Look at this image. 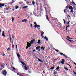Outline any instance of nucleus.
<instances>
[{
	"label": "nucleus",
	"mask_w": 76,
	"mask_h": 76,
	"mask_svg": "<svg viewBox=\"0 0 76 76\" xmlns=\"http://www.w3.org/2000/svg\"><path fill=\"white\" fill-rule=\"evenodd\" d=\"M34 25H37V23H36V22H35L34 23Z\"/></svg>",
	"instance_id": "36"
},
{
	"label": "nucleus",
	"mask_w": 76,
	"mask_h": 76,
	"mask_svg": "<svg viewBox=\"0 0 76 76\" xmlns=\"http://www.w3.org/2000/svg\"><path fill=\"white\" fill-rule=\"evenodd\" d=\"M25 23H26L27 22V20L26 19V20L25 21Z\"/></svg>",
	"instance_id": "49"
},
{
	"label": "nucleus",
	"mask_w": 76,
	"mask_h": 76,
	"mask_svg": "<svg viewBox=\"0 0 76 76\" xmlns=\"http://www.w3.org/2000/svg\"><path fill=\"white\" fill-rule=\"evenodd\" d=\"M54 75H57V74L56 73H55V72L53 73Z\"/></svg>",
	"instance_id": "48"
},
{
	"label": "nucleus",
	"mask_w": 76,
	"mask_h": 76,
	"mask_svg": "<svg viewBox=\"0 0 76 76\" xmlns=\"http://www.w3.org/2000/svg\"><path fill=\"white\" fill-rule=\"evenodd\" d=\"M27 47L26 48L28 49V47H30L31 46V44L29 43V42H28L27 43Z\"/></svg>",
	"instance_id": "2"
},
{
	"label": "nucleus",
	"mask_w": 76,
	"mask_h": 76,
	"mask_svg": "<svg viewBox=\"0 0 76 76\" xmlns=\"http://www.w3.org/2000/svg\"><path fill=\"white\" fill-rule=\"evenodd\" d=\"M26 20V19H24L22 21V22H25Z\"/></svg>",
	"instance_id": "15"
},
{
	"label": "nucleus",
	"mask_w": 76,
	"mask_h": 76,
	"mask_svg": "<svg viewBox=\"0 0 76 76\" xmlns=\"http://www.w3.org/2000/svg\"><path fill=\"white\" fill-rule=\"evenodd\" d=\"M40 46H38L36 48V50H38L39 49H40Z\"/></svg>",
	"instance_id": "12"
},
{
	"label": "nucleus",
	"mask_w": 76,
	"mask_h": 76,
	"mask_svg": "<svg viewBox=\"0 0 76 76\" xmlns=\"http://www.w3.org/2000/svg\"><path fill=\"white\" fill-rule=\"evenodd\" d=\"M24 69L25 70H28V68H27V67H26V65L24 66Z\"/></svg>",
	"instance_id": "14"
},
{
	"label": "nucleus",
	"mask_w": 76,
	"mask_h": 76,
	"mask_svg": "<svg viewBox=\"0 0 76 76\" xmlns=\"http://www.w3.org/2000/svg\"><path fill=\"white\" fill-rule=\"evenodd\" d=\"M35 51H36V50L34 49V50H33V52H35Z\"/></svg>",
	"instance_id": "45"
},
{
	"label": "nucleus",
	"mask_w": 76,
	"mask_h": 76,
	"mask_svg": "<svg viewBox=\"0 0 76 76\" xmlns=\"http://www.w3.org/2000/svg\"><path fill=\"white\" fill-rule=\"evenodd\" d=\"M19 8V7L18 6H16L15 7V9H17Z\"/></svg>",
	"instance_id": "25"
},
{
	"label": "nucleus",
	"mask_w": 76,
	"mask_h": 76,
	"mask_svg": "<svg viewBox=\"0 0 76 76\" xmlns=\"http://www.w3.org/2000/svg\"><path fill=\"white\" fill-rule=\"evenodd\" d=\"M71 3L72 4H74V5H75V6H76V4H75V3L73 1H72V2H71Z\"/></svg>",
	"instance_id": "11"
},
{
	"label": "nucleus",
	"mask_w": 76,
	"mask_h": 76,
	"mask_svg": "<svg viewBox=\"0 0 76 76\" xmlns=\"http://www.w3.org/2000/svg\"><path fill=\"white\" fill-rule=\"evenodd\" d=\"M15 47H16V49L18 48V46L17 45H15Z\"/></svg>",
	"instance_id": "41"
},
{
	"label": "nucleus",
	"mask_w": 76,
	"mask_h": 76,
	"mask_svg": "<svg viewBox=\"0 0 76 76\" xmlns=\"http://www.w3.org/2000/svg\"><path fill=\"white\" fill-rule=\"evenodd\" d=\"M10 39L11 42L12 44H13V39H11V37H10Z\"/></svg>",
	"instance_id": "10"
},
{
	"label": "nucleus",
	"mask_w": 76,
	"mask_h": 76,
	"mask_svg": "<svg viewBox=\"0 0 76 76\" xmlns=\"http://www.w3.org/2000/svg\"><path fill=\"white\" fill-rule=\"evenodd\" d=\"M7 5H5V7H6V6H7Z\"/></svg>",
	"instance_id": "63"
},
{
	"label": "nucleus",
	"mask_w": 76,
	"mask_h": 76,
	"mask_svg": "<svg viewBox=\"0 0 76 76\" xmlns=\"http://www.w3.org/2000/svg\"><path fill=\"white\" fill-rule=\"evenodd\" d=\"M66 31H67V27H66Z\"/></svg>",
	"instance_id": "62"
},
{
	"label": "nucleus",
	"mask_w": 76,
	"mask_h": 76,
	"mask_svg": "<svg viewBox=\"0 0 76 76\" xmlns=\"http://www.w3.org/2000/svg\"><path fill=\"white\" fill-rule=\"evenodd\" d=\"M15 19V18L13 17H12V22H13V20H14Z\"/></svg>",
	"instance_id": "24"
},
{
	"label": "nucleus",
	"mask_w": 76,
	"mask_h": 76,
	"mask_svg": "<svg viewBox=\"0 0 76 76\" xmlns=\"http://www.w3.org/2000/svg\"><path fill=\"white\" fill-rule=\"evenodd\" d=\"M66 39L68 40V41H69L70 40H69V39Z\"/></svg>",
	"instance_id": "57"
},
{
	"label": "nucleus",
	"mask_w": 76,
	"mask_h": 76,
	"mask_svg": "<svg viewBox=\"0 0 76 76\" xmlns=\"http://www.w3.org/2000/svg\"><path fill=\"white\" fill-rule=\"evenodd\" d=\"M69 23H70V21H69L68 23H67V25H69Z\"/></svg>",
	"instance_id": "34"
},
{
	"label": "nucleus",
	"mask_w": 76,
	"mask_h": 76,
	"mask_svg": "<svg viewBox=\"0 0 76 76\" xmlns=\"http://www.w3.org/2000/svg\"><path fill=\"white\" fill-rule=\"evenodd\" d=\"M60 54H61V56H62V55H63V53H60Z\"/></svg>",
	"instance_id": "30"
},
{
	"label": "nucleus",
	"mask_w": 76,
	"mask_h": 76,
	"mask_svg": "<svg viewBox=\"0 0 76 76\" xmlns=\"http://www.w3.org/2000/svg\"><path fill=\"white\" fill-rule=\"evenodd\" d=\"M42 50H45V49H44V48H42Z\"/></svg>",
	"instance_id": "42"
},
{
	"label": "nucleus",
	"mask_w": 76,
	"mask_h": 76,
	"mask_svg": "<svg viewBox=\"0 0 76 76\" xmlns=\"http://www.w3.org/2000/svg\"><path fill=\"white\" fill-rule=\"evenodd\" d=\"M72 12H73V10H71L70 12L72 13Z\"/></svg>",
	"instance_id": "37"
},
{
	"label": "nucleus",
	"mask_w": 76,
	"mask_h": 76,
	"mask_svg": "<svg viewBox=\"0 0 76 76\" xmlns=\"http://www.w3.org/2000/svg\"><path fill=\"white\" fill-rule=\"evenodd\" d=\"M63 56H64V57H65L66 58H67V56H66L65 54L63 55Z\"/></svg>",
	"instance_id": "26"
},
{
	"label": "nucleus",
	"mask_w": 76,
	"mask_h": 76,
	"mask_svg": "<svg viewBox=\"0 0 76 76\" xmlns=\"http://www.w3.org/2000/svg\"><path fill=\"white\" fill-rule=\"evenodd\" d=\"M54 49L56 51H57V52L58 53V50H56V49L54 48Z\"/></svg>",
	"instance_id": "27"
},
{
	"label": "nucleus",
	"mask_w": 76,
	"mask_h": 76,
	"mask_svg": "<svg viewBox=\"0 0 76 76\" xmlns=\"http://www.w3.org/2000/svg\"><path fill=\"white\" fill-rule=\"evenodd\" d=\"M3 56H5V54H3L2 55Z\"/></svg>",
	"instance_id": "51"
},
{
	"label": "nucleus",
	"mask_w": 76,
	"mask_h": 76,
	"mask_svg": "<svg viewBox=\"0 0 76 76\" xmlns=\"http://www.w3.org/2000/svg\"><path fill=\"white\" fill-rule=\"evenodd\" d=\"M28 73H31V72H30V71H28Z\"/></svg>",
	"instance_id": "60"
},
{
	"label": "nucleus",
	"mask_w": 76,
	"mask_h": 76,
	"mask_svg": "<svg viewBox=\"0 0 76 76\" xmlns=\"http://www.w3.org/2000/svg\"><path fill=\"white\" fill-rule=\"evenodd\" d=\"M66 28H69V26H66Z\"/></svg>",
	"instance_id": "44"
},
{
	"label": "nucleus",
	"mask_w": 76,
	"mask_h": 76,
	"mask_svg": "<svg viewBox=\"0 0 76 76\" xmlns=\"http://www.w3.org/2000/svg\"><path fill=\"white\" fill-rule=\"evenodd\" d=\"M62 61H61V63L62 64H64V62L65 61H64V59H62Z\"/></svg>",
	"instance_id": "7"
},
{
	"label": "nucleus",
	"mask_w": 76,
	"mask_h": 76,
	"mask_svg": "<svg viewBox=\"0 0 76 76\" xmlns=\"http://www.w3.org/2000/svg\"><path fill=\"white\" fill-rule=\"evenodd\" d=\"M17 56L18 57H20V55H19V53H18L17 54Z\"/></svg>",
	"instance_id": "20"
},
{
	"label": "nucleus",
	"mask_w": 76,
	"mask_h": 76,
	"mask_svg": "<svg viewBox=\"0 0 76 76\" xmlns=\"http://www.w3.org/2000/svg\"><path fill=\"white\" fill-rule=\"evenodd\" d=\"M30 26H31V27H32V24H31L30 25Z\"/></svg>",
	"instance_id": "50"
},
{
	"label": "nucleus",
	"mask_w": 76,
	"mask_h": 76,
	"mask_svg": "<svg viewBox=\"0 0 76 76\" xmlns=\"http://www.w3.org/2000/svg\"><path fill=\"white\" fill-rule=\"evenodd\" d=\"M2 8V7H1V5H0V9H1Z\"/></svg>",
	"instance_id": "47"
},
{
	"label": "nucleus",
	"mask_w": 76,
	"mask_h": 76,
	"mask_svg": "<svg viewBox=\"0 0 76 76\" xmlns=\"http://www.w3.org/2000/svg\"><path fill=\"white\" fill-rule=\"evenodd\" d=\"M22 64L23 65H25V66L26 65V64H25V63H24L23 62H22Z\"/></svg>",
	"instance_id": "29"
},
{
	"label": "nucleus",
	"mask_w": 76,
	"mask_h": 76,
	"mask_svg": "<svg viewBox=\"0 0 76 76\" xmlns=\"http://www.w3.org/2000/svg\"><path fill=\"white\" fill-rule=\"evenodd\" d=\"M68 17H69V18H70V15H69L68 16Z\"/></svg>",
	"instance_id": "52"
},
{
	"label": "nucleus",
	"mask_w": 76,
	"mask_h": 76,
	"mask_svg": "<svg viewBox=\"0 0 76 76\" xmlns=\"http://www.w3.org/2000/svg\"><path fill=\"white\" fill-rule=\"evenodd\" d=\"M69 39H73L69 38Z\"/></svg>",
	"instance_id": "58"
},
{
	"label": "nucleus",
	"mask_w": 76,
	"mask_h": 76,
	"mask_svg": "<svg viewBox=\"0 0 76 76\" xmlns=\"http://www.w3.org/2000/svg\"><path fill=\"white\" fill-rule=\"evenodd\" d=\"M38 41L37 44H40L41 43V41L40 40H38Z\"/></svg>",
	"instance_id": "16"
},
{
	"label": "nucleus",
	"mask_w": 76,
	"mask_h": 76,
	"mask_svg": "<svg viewBox=\"0 0 76 76\" xmlns=\"http://www.w3.org/2000/svg\"><path fill=\"white\" fill-rule=\"evenodd\" d=\"M59 69H60V66H58L56 68V70H59Z\"/></svg>",
	"instance_id": "19"
},
{
	"label": "nucleus",
	"mask_w": 76,
	"mask_h": 76,
	"mask_svg": "<svg viewBox=\"0 0 76 76\" xmlns=\"http://www.w3.org/2000/svg\"><path fill=\"white\" fill-rule=\"evenodd\" d=\"M73 72L74 73V74H75V75H76V72L73 71Z\"/></svg>",
	"instance_id": "35"
},
{
	"label": "nucleus",
	"mask_w": 76,
	"mask_h": 76,
	"mask_svg": "<svg viewBox=\"0 0 76 76\" xmlns=\"http://www.w3.org/2000/svg\"><path fill=\"white\" fill-rule=\"evenodd\" d=\"M65 70H69L67 68H65Z\"/></svg>",
	"instance_id": "40"
},
{
	"label": "nucleus",
	"mask_w": 76,
	"mask_h": 76,
	"mask_svg": "<svg viewBox=\"0 0 76 76\" xmlns=\"http://www.w3.org/2000/svg\"><path fill=\"white\" fill-rule=\"evenodd\" d=\"M32 3L33 4V5H34V4H35V2L33 1L32 2Z\"/></svg>",
	"instance_id": "28"
},
{
	"label": "nucleus",
	"mask_w": 76,
	"mask_h": 76,
	"mask_svg": "<svg viewBox=\"0 0 76 76\" xmlns=\"http://www.w3.org/2000/svg\"><path fill=\"white\" fill-rule=\"evenodd\" d=\"M38 61H40V62H43V61H42L41 60H40V59H38Z\"/></svg>",
	"instance_id": "17"
},
{
	"label": "nucleus",
	"mask_w": 76,
	"mask_h": 76,
	"mask_svg": "<svg viewBox=\"0 0 76 76\" xmlns=\"http://www.w3.org/2000/svg\"><path fill=\"white\" fill-rule=\"evenodd\" d=\"M74 64H75V65H76V63L74 62Z\"/></svg>",
	"instance_id": "55"
},
{
	"label": "nucleus",
	"mask_w": 76,
	"mask_h": 76,
	"mask_svg": "<svg viewBox=\"0 0 76 76\" xmlns=\"http://www.w3.org/2000/svg\"><path fill=\"white\" fill-rule=\"evenodd\" d=\"M17 75H19V74H18V73H17Z\"/></svg>",
	"instance_id": "61"
},
{
	"label": "nucleus",
	"mask_w": 76,
	"mask_h": 76,
	"mask_svg": "<svg viewBox=\"0 0 76 76\" xmlns=\"http://www.w3.org/2000/svg\"><path fill=\"white\" fill-rule=\"evenodd\" d=\"M12 69H13V70H16V69H15V67H14L12 66Z\"/></svg>",
	"instance_id": "23"
},
{
	"label": "nucleus",
	"mask_w": 76,
	"mask_h": 76,
	"mask_svg": "<svg viewBox=\"0 0 76 76\" xmlns=\"http://www.w3.org/2000/svg\"><path fill=\"white\" fill-rule=\"evenodd\" d=\"M45 39H46V41H48V38L46 37V36H45L44 37Z\"/></svg>",
	"instance_id": "13"
},
{
	"label": "nucleus",
	"mask_w": 76,
	"mask_h": 76,
	"mask_svg": "<svg viewBox=\"0 0 76 76\" xmlns=\"http://www.w3.org/2000/svg\"><path fill=\"white\" fill-rule=\"evenodd\" d=\"M2 73L3 75L4 76H6V75H7V71H6V70H4Z\"/></svg>",
	"instance_id": "1"
},
{
	"label": "nucleus",
	"mask_w": 76,
	"mask_h": 76,
	"mask_svg": "<svg viewBox=\"0 0 76 76\" xmlns=\"http://www.w3.org/2000/svg\"><path fill=\"white\" fill-rule=\"evenodd\" d=\"M15 1H12V3H15Z\"/></svg>",
	"instance_id": "59"
},
{
	"label": "nucleus",
	"mask_w": 76,
	"mask_h": 76,
	"mask_svg": "<svg viewBox=\"0 0 76 76\" xmlns=\"http://www.w3.org/2000/svg\"><path fill=\"white\" fill-rule=\"evenodd\" d=\"M1 30L0 29V33H1Z\"/></svg>",
	"instance_id": "54"
},
{
	"label": "nucleus",
	"mask_w": 76,
	"mask_h": 76,
	"mask_svg": "<svg viewBox=\"0 0 76 76\" xmlns=\"http://www.w3.org/2000/svg\"><path fill=\"white\" fill-rule=\"evenodd\" d=\"M34 26L35 27V28H36L37 27L39 28L40 27V26L39 25H36Z\"/></svg>",
	"instance_id": "5"
},
{
	"label": "nucleus",
	"mask_w": 76,
	"mask_h": 76,
	"mask_svg": "<svg viewBox=\"0 0 76 76\" xmlns=\"http://www.w3.org/2000/svg\"><path fill=\"white\" fill-rule=\"evenodd\" d=\"M42 38H44V36L43 35L42 36Z\"/></svg>",
	"instance_id": "39"
},
{
	"label": "nucleus",
	"mask_w": 76,
	"mask_h": 76,
	"mask_svg": "<svg viewBox=\"0 0 76 76\" xmlns=\"http://www.w3.org/2000/svg\"><path fill=\"white\" fill-rule=\"evenodd\" d=\"M35 41V39H33V40H31V43H30L33 44V43H34V41Z\"/></svg>",
	"instance_id": "8"
},
{
	"label": "nucleus",
	"mask_w": 76,
	"mask_h": 76,
	"mask_svg": "<svg viewBox=\"0 0 76 76\" xmlns=\"http://www.w3.org/2000/svg\"><path fill=\"white\" fill-rule=\"evenodd\" d=\"M63 20L64 21V23H65V20L63 19Z\"/></svg>",
	"instance_id": "46"
},
{
	"label": "nucleus",
	"mask_w": 76,
	"mask_h": 76,
	"mask_svg": "<svg viewBox=\"0 0 76 76\" xmlns=\"http://www.w3.org/2000/svg\"><path fill=\"white\" fill-rule=\"evenodd\" d=\"M26 74H25L23 73H19V76H25Z\"/></svg>",
	"instance_id": "4"
},
{
	"label": "nucleus",
	"mask_w": 76,
	"mask_h": 76,
	"mask_svg": "<svg viewBox=\"0 0 76 76\" xmlns=\"http://www.w3.org/2000/svg\"><path fill=\"white\" fill-rule=\"evenodd\" d=\"M54 69V67H53L50 68L51 70H53Z\"/></svg>",
	"instance_id": "31"
},
{
	"label": "nucleus",
	"mask_w": 76,
	"mask_h": 76,
	"mask_svg": "<svg viewBox=\"0 0 76 76\" xmlns=\"http://www.w3.org/2000/svg\"><path fill=\"white\" fill-rule=\"evenodd\" d=\"M2 37H6V36L4 35V31H3L2 33Z\"/></svg>",
	"instance_id": "6"
},
{
	"label": "nucleus",
	"mask_w": 76,
	"mask_h": 76,
	"mask_svg": "<svg viewBox=\"0 0 76 76\" xmlns=\"http://www.w3.org/2000/svg\"><path fill=\"white\" fill-rule=\"evenodd\" d=\"M43 73H45V72H44V71H43Z\"/></svg>",
	"instance_id": "64"
},
{
	"label": "nucleus",
	"mask_w": 76,
	"mask_h": 76,
	"mask_svg": "<svg viewBox=\"0 0 76 76\" xmlns=\"http://www.w3.org/2000/svg\"><path fill=\"white\" fill-rule=\"evenodd\" d=\"M2 7H3L4 6V4H1V5Z\"/></svg>",
	"instance_id": "21"
},
{
	"label": "nucleus",
	"mask_w": 76,
	"mask_h": 76,
	"mask_svg": "<svg viewBox=\"0 0 76 76\" xmlns=\"http://www.w3.org/2000/svg\"><path fill=\"white\" fill-rule=\"evenodd\" d=\"M67 38H68V39H70V37H69V36H68L67 37Z\"/></svg>",
	"instance_id": "38"
},
{
	"label": "nucleus",
	"mask_w": 76,
	"mask_h": 76,
	"mask_svg": "<svg viewBox=\"0 0 76 76\" xmlns=\"http://www.w3.org/2000/svg\"><path fill=\"white\" fill-rule=\"evenodd\" d=\"M69 41H70V42H72V40H69Z\"/></svg>",
	"instance_id": "56"
},
{
	"label": "nucleus",
	"mask_w": 76,
	"mask_h": 76,
	"mask_svg": "<svg viewBox=\"0 0 76 76\" xmlns=\"http://www.w3.org/2000/svg\"><path fill=\"white\" fill-rule=\"evenodd\" d=\"M69 9L70 10H72L73 9V7L72 6L69 7Z\"/></svg>",
	"instance_id": "9"
},
{
	"label": "nucleus",
	"mask_w": 76,
	"mask_h": 76,
	"mask_svg": "<svg viewBox=\"0 0 76 76\" xmlns=\"http://www.w3.org/2000/svg\"><path fill=\"white\" fill-rule=\"evenodd\" d=\"M10 50V48H7V50H8V51H9V50Z\"/></svg>",
	"instance_id": "33"
},
{
	"label": "nucleus",
	"mask_w": 76,
	"mask_h": 76,
	"mask_svg": "<svg viewBox=\"0 0 76 76\" xmlns=\"http://www.w3.org/2000/svg\"><path fill=\"white\" fill-rule=\"evenodd\" d=\"M67 8H68V6H67L66 7L65 9H67Z\"/></svg>",
	"instance_id": "43"
},
{
	"label": "nucleus",
	"mask_w": 76,
	"mask_h": 76,
	"mask_svg": "<svg viewBox=\"0 0 76 76\" xmlns=\"http://www.w3.org/2000/svg\"><path fill=\"white\" fill-rule=\"evenodd\" d=\"M44 34V32L42 31L41 33V36H42V35H43V34Z\"/></svg>",
	"instance_id": "22"
},
{
	"label": "nucleus",
	"mask_w": 76,
	"mask_h": 76,
	"mask_svg": "<svg viewBox=\"0 0 76 76\" xmlns=\"http://www.w3.org/2000/svg\"><path fill=\"white\" fill-rule=\"evenodd\" d=\"M64 13H66V10L64 9Z\"/></svg>",
	"instance_id": "32"
},
{
	"label": "nucleus",
	"mask_w": 76,
	"mask_h": 76,
	"mask_svg": "<svg viewBox=\"0 0 76 76\" xmlns=\"http://www.w3.org/2000/svg\"><path fill=\"white\" fill-rule=\"evenodd\" d=\"M28 7V6H25L23 7V9H26V8H27Z\"/></svg>",
	"instance_id": "18"
},
{
	"label": "nucleus",
	"mask_w": 76,
	"mask_h": 76,
	"mask_svg": "<svg viewBox=\"0 0 76 76\" xmlns=\"http://www.w3.org/2000/svg\"><path fill=\"white\" fill-rule=\"evenodd\" d=\"M47 11H46V19H47V20H48V21H49V19H48V14H47Z\"/></svg>",
	"instance_id": "3"
},
{
	"label": "nucleus",
	"mask_w": 76,
	"mask_h": 76,
	"mask_svg": "<svg viewBox=\"0 0 76 76\" xmlns=\"http://www.w3.org/2000/svg\"><path fill=\"white\" fill-rule=\"evenodd\" d=\"M30 15H31V16L32 15H33L32 14V13H30Z\"/></svg>",
	"instance_id": "53"
}]
</instances>
